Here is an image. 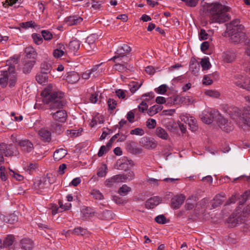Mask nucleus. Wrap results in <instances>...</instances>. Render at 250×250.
<instances>
[{
	"mask_svg": "<svg viewBox=\"0 0 250 250\" xmlns=\"http://www.w3.org/2000/svg\"><path fill=\"white\" fill-rule=\"evenodd\" d=\"M42 35L45 40H50L52 38L51 33L47 30H42Z\"/></svg>",
	"mask_w": 250,
	"mask_h": 250,
	"instance_id": "nucleus-56",
	"label": "nucleus"
},
{
	"mask_svg": "<svg viewBox=\"0 0 250 250\" xmlns=\"http://www.w3.org/2000/svg\"><path fill=\"white\" fill-rule=\"evenodd\" d=\"M51 115L55 121L61 123L65 122L67 117V113L64 110H59L55 113H52Z\"/></svg>",
	"mask_w": 250,
	"mask_h": 250,
	"instance_id": "nucleus-13",
	"label": "nucleus"
},
{
	"mask_svg": "<svg viewBox=\"0 0 250 250\" xmlns=\"http://www.w3.org/2000/svg\"><path fill=\"white\" fill-rule=\"evenodd\" d=\"M41 139L44 142H50L51 140V133L47 129L42 128L39 131Z\"/></svg>",
	"mask_w": 250,
	"mask_h": 250,
	"instance_id": "nucleus-19",
	"label": "nucleus"
},
{
	"mask_svg": "<svg viewBox=\"0 0 250 250\" xmlns=\"http://www.w3.org/2000/svg\"><path fill=\"white\" fill-rule=\"evenodd\" d=\"M48 77L45 73L41 72L38 73L36 76V80L40 84H43L47 81Z\"/></svg>",
	"mask_w": 250,
	"mask_h": 250,
	"instance_id": "nucleus-36",
	"label": "nucleus"
},
{
	"mask_svg": "<svg viewBox=\"0 0 250 250\" xmlns=\"http://www.w3.org/2000/svg\"><path fill=\"white\" fill-rule=\"evenodd\" d=\"M80 79L79 74L76 72H70L66 76L67 82L70 83H77Z\"/></svg>",
	"mask_w": 250,
	"mask_h": 250,
	"instance_id": "nucleus-25",
	"label": "nucleus"
},
{
	"mask_svg": "<svg viewBox=\"0 0 250 250\" xmlns=\"http://www.w3.org/2000/svg\"><path fill=\"white\" fill-rule=\"evenodd\" d=\"M107 103L109 109L113 110L116 108L117 102L113 99L109 98L107 100Z\"/></svg>",
	"mask_w": 250,
	"mask_h": 250,
	"instance_id": "nucleus-55",
	"label": "nucleus"
},
{
	"mask_svg": "<svg viewBox=\"0 0 250 250\" xmlns=\"http://www.w3.org/2000/svg\"><path fill=\"white\" fill-rule=\"evenodd\" d=\"M155 221L159 223L164 224L166 223V218L164 215H160L155 218Z\"/></svg>",
	"mask_w": 250,
	"mask_h": 250,
	"instance_id": "nucleus-61",
	"label": "nucleus"
},
{
	"mask_svg": "<svg viewBox=\"0 0 250 250\" xmlns=\"http://www.w3.org/2000/svg\"><path fill=\"white\" fill-rule=\"evenodd\" d=\"M131 188L128 187L127 185H123L118 190V193L121 196L126 195L130 191Z\"/></svg>",
	"mask_w": 250,
	"mask_h": 250,
	"instance_id": "nucleus-40",
	"label": "nucleus"
},
{
	"mask_svg": "<svg viewBox=\"0 0 250 250\" xmlns=\"http://www.w3.org/2000/svg\"><path fill=\"white\" fill-rule=\"evenodd\" d=\"M131 50V47L129 46L124 44L122 46L118 47L116 52V55L111 60L114 62H117L118 61H122L123 60L128 61L129 58L126 54L129 53Z\"/></svg>",
	"mask_w": 250,
	"mask_h": 250,
	"instance_id": "nucleus-5",
	"label": "nucleus"
},
{
	"mask_svg": "<svg viewBox=\"0 0 250 250\" xmlns=\"http://www.w3.org/2000/svg\"><path fill=\"white\" fill-rule=\"evenodd\" d=\"M50 186L49 182L45 179L43 178L40 180H38L35 184V186L37 188L39 189H44L48 188Z\"/></svg>",
	"mask_w": 250,
	"mask_h": 250,
	"instance_id": "nucleus-28",
	"label": "nucleus"
},
{
	"mask_svg": "<svg viewBox=\"0 0 250 250\" xmlns=\"http://www.w3.org/2000/svg\"><path fill=\"white\" fill-rule=\"evenodd\" d=\"M230 28L231 29L230 30H233V32L238 30H244V27L241 24H240V21L238 19H236L232 21L229 25Z\"/></svg>",
	"mask_w": 250,
	"mask_h": 250,
	"instance_id": "nucleus-29",
	"label": "nucleus"
},
{
	"mask_svg": "<svg viewBox=\"0 0 250 250\" xmlns=\"http://www.w3.org/2000/svg\"><path fill=\"white\" fill-rule=\"evenodd\" d=\"M82 218L83 220H87L94 214L91 208L83 207L81 209Z\"/></svg>",
	"mask_w": 250,
	"mask_h": 250,
	"instance_id": "nucleus-26",
	"label": "nucleus"
},
{
	"mask_svg": "<svg viewBox=\"0 0 250 250\" xmlns=\"http://www.w3.org/2000/svg\"><path fill=\"white\" fill-rule=\"evenodd\" d=\"M91 194L96 200H102L104 198V195L98 189H93L91 190Z\"/></svg>",
	"mask_w": 250,
	"mask_h": 250,
	"instance_id": "nucleus-41",
	"label": "nucleus"
},
{
	"mask_svg": "<svg viewBox=\"0 0 250 250\" xmlns=\"http://www.w3.org/2000/svg\"><path fill=\"white\" fill-rule=\"evenodd\" d=\"M138 108L139 110L142 112H144L147 109L148 105L146 101H142L141 104L138 105Z\"/></svg>",
	"mask_w": 250,
	"mask_h": 250,
	"instance_id": "nucleus-58",
	"label": "nucleus"
},
{
	"mask_svg": "<svg viewBox=\"0 0 250 250\" xmlns=\"http://www.w3.org/2000/svg\"><path fill=\"white\" fill-rule=\"evenodd\" d=\"M223 203V200L220 196H216L213 199L212 206L213 208H215L221 205Z\"/></svg>",
	"mask_w": 250,
	"mask_h": 250,
	"instance_id": "nucleus-50",
	"label": "nucleus"
},
{
	"mask_svg": "<svg viewBox=\"0 0 250 250\" xmlns=\"http://www.w3.org/2000/svg\"><path fill=\"white\" fill-rule=\"evenodd\" d=\"M41 69L42 72L45 73L47 74L48 72H50L51 69V65L49 63L44 62L41 64Z\"/></svg>",
	"mask_w": 250,
	"mask_h": 250,
	"instance_id": "nucleus-49",
	"label": "nucleus"
},
{
	"mask_svg": "<svg viewBox=\"0 0 250 250\" xmlns=\"http://www.w3.org/2000/svg\"><path fill=\"white\" fill-rule=\"evenodd\" d=\"M130 133L131 135L143 136L145 134V131L142 128L138 127L131 130Z\"/></svg>",
	"mask_w": 250,
	"mask_h": 250,
	"instance_id": "nucleus-51",
	"label": "nucleus"
},
{
	"mask_svg": "<svg viewBox=\"0 0 250 250\" xmlns=\"http://www.w3.org/2000/svg\"><path fill=\"white\" fill-rule=\"evenodd\" d=\"M167 86L166 84H162L158 87L155 91L160 94H164L167 91Z\"/></svg>",
	"mask_w": 250,
	"mask_h": 250,
	"instance_id": "nucleus-62",
	"label": "nucleus"
},
{
	"mask_svg": "<svg viewBox=\"0 0 250 250\" xmlns=\"http://www.w3.org/2000/svg\"><path fill=\"white\" fill-rule=\"evenodd\" d=\"M163 109V106L161 105H154L151 106L148 110L147 114L150 116H152L161 111Z\"/></svg>",
	"mask_w": 250,
	"mask_h": 250,
	"instance_id": "nucleus-34",
	"label": "nucleus"
},
{
	"mask_svg": "<svg viewBox=\"0 0 250 250\" xmlns=\"http://www.w3.org/2000/svg\"><path fill=\"white\" fill-rule=\"evenodd\" d=\"M121 175L122 182L130 181L134 179L135 174L134 171L128 170L125 173Z\"/></svg>",
	"mask_w": 250,
	"mask_h": 250,
	"instance_id": "nucleus-33",
	"label": "nucleus"
},
{
	"mask_svg": "<svg viewBox=\"0 0 250 250\" xmlns=\"http://www.w3.org/2000/svg\"><path fill=\"white\" fill-rule=\"evenodd\" d=\"M142 85L141 83H139L138 82H133L131 83L130 84V90L132 93H135L138 89H139V88L141 87Z\"/></svg>",
	"mask_w": 250,
	"mask_h": 250,
	"instance_id": "nucleus-47",
	"label": "nucleus"
},
{
	"mask_svg": "<svg viewBox=\"0 0 250 250\" xmlns=\"http://www.w3.org/2000/svg\"><path fill=\"white\" fill-rule=\"evenodd\" d=\"M34 63L35 62L33 61H28L26 62L23 67V73L25 74L29 73L34 65Z\"/></svg>",
	"mask_w": 250,
	"mask_h": 250,
	"instance_id": "nucleus-39",
	"label": "nucleus"
},
{
	"mask_svg": "<svg viewBox=\"0 0 250 250\" xmlns=\"http://www.w3.org/2000/svg\"><path fill=\"white\" fill-rule=\"evenodd\" d=\"M243 31L238 30L233 32V30H230L229 34L230 36V40L231 42L237 43L244 41L246 36Z\"/></svg>",
	"mask_w": 250,
	"mask_h": 250,
	"instance_id": "nucleus-8",
	"label": "nucleus"
},
{
	"mask_svg": "<svg viewBox=\"0 0 250 250\" xmlns=\"http://www.w3.org/2000/svg\"><path fill=\"white\" fill-rule=\"evenodd\" d=\"M175 101V98L171 97L167 98V100H166V99L165 97L161 96H158L156 99V102L158 104H163L166 103L168 104L170 102L171 103L173 102V103L174 104Z\"/></svg>",
	"mask_w": 250,
	"mask_h": 250,
	"instance_id": "nucleus-38",
	"label": "nucleus"
},
{
	"mask_svg": "<svg viewBox=\"0 0 250 250\" xmlns=\"http://www.w3.org/2000/svg\"><path fill=\"white\" fill-rule=\"evenodd\" d=\"M157 125L156 121L154 119L149 118L146 122V125L149 129L154 128Z\"/></svg>",
	"mask_w": 250,
	"mask_h": 250,
	"instance_id": "nucleus-48",
	"label": "nucleus"
},
{
	"mask_svg": "<svg viewBox=\"0 0 250 250\" xmlns=\"http://www.w3.org/2000/svg\"><path fill=\"white\" fill-rule=\"evenodd\" d=\"M245 99L246 101L250 103V96H245ZM243 111L241 114L238 107H233L229 111V114L231 118L242 128L245 126L250 127V106L244 107Z\"/></svg>",
	"mask_w": 250,
	"mask_h": 250,
	"instance_id": "nucleus-2",
	"label": "nucleus"
},
{
	"mask_svg": "<svg viewBox=\"0 0 250 250\" xmlns=\"http://www.w3.org/2000/svg\"><path fill=\"white\" fill-rule=\"evenodd\" d=\"M32 38L34 42L37 44H40L42 42V37L37 34H33L32 35Z\"/></svg>",
	"mask_w": 250,
	"mask_h": 250,
	"instance_id": "nucleus-60",
	"label": "nucleus"
},
{
	"mask_svg": "<svg viewBox=\"0 0 250 250\" xmlns=\"http://www.w3.org/2000/svg\"><path fill=\"white\" fill-rule=\"evenodd\" d=\"M79 130H67L66 134L68 136H70L71 137H76L78 136L80 134Z\"/></svg>",
	"mask_w": 250,
	"mask_h": 250,
	"instance_id": "nucleus-54",
	"label": "nucleus"
},
{
	"mask_svg": "<svg viewBox=\"0 0 250 250\" xmlns=\"http://www.w3.org/2000/svg\"><path fill=\"white\" fill-rule=\"evenodd\" d=\"M190 70L194 75H197L200 70V64L195 58H191L189 64Z\"/></svg>",
	"mask_w": 250,
	"mask_h": 250,
	"instance_id": "nucleus-23",
	"label": "nucleus"
},
{
	"mask_svg": "<svg viewBox=\"0 0 250 250\" xmlns=\"http://www.w3.org/2000/svg\"><path fill=\"white\" fill-rule=\"evenodd\" d=\"M80 45V41L74 40L69 42L68 48L71 52L75 53L79 49Z\"/></svg>",
	"mask_w": 250,
	"mask_h": 250,
	"instance_id": "nucleus-31",
	"label": "nucleus"
},
{
	"mask_svg": "<svg viewBox=\"0 0 250 250\" xmlns=\"http://www.w3.org/2000/svg\"><path fill=\"white\" fill-rule=\"evenodd\" d=\"M18 220V216L15 214H10L7 219V221L9 224H14Z\"/></svg>",
	"mask_w": 250,
	"mask_h": 250,
	"instance_id": "nucleus-53",
	"label": "nucleus"
},
{
	"mask_svg": "<svg viewBox=\"0 0 250 250\" xmlns=\"http://www.w3.org/2000/svg\"><path fill=\"white\" fill-rule=\"evenodd\" d=\"M42 101L45 104H49L51 110L62 108L66 104L63 92L56 90V87L52 84L48 85L42 92Z\"/></svg>",
	"mask_w": 250,
	"mask_h": 250,
	"instance_id": "nucleus-1",
	"label": "nucleus"
},
{
	"mask_svg": "<svg viewBox=\"0 0 250 250\" xmlns=\"http://www.w3.org/2000/svg\"><path fill=\"white\" fill-rule=\"evenodd\" d=\"M83 18L78 15L70 16L66 17L64 20V22L68 26L77 25L83 21Z\"/></svg>",
	"mask_w": 250,
	"mask_h": 250,
	"instance_id": "nucleus-14",
	"label": "nucleus"
},
{
	"mask_svg": "<svg viewBox=\"0 0 250 250\" xmlns=\"http://www.w3.org/2000/svg\"><path fill=\"white\" fill-rule=\"evenodd\" d=\"M9 174L10 176L16 179L18 181H21L23 180V177L20 174L17 173L15 171H13L11 169H10Z\"/></svg>",
	"mask_w": 250,
	"mask_h": 250,
	"instance_id": "nucleus-59",
	"label": "nucleus"
},
{
	"mask_svg": "<svg viewBox=\"0 0 250 250\" xmlns=\"http://www.w3.org/2000/svg\"><path fill=\"white\" fill-rule=\"evenodd\" d=\"M235 58V55L233 53L227 51L225 52L223 55V58L224 61L227 62H232Z\"/></svg>",
	"mask_w": 250,
	"mask_h": 250,
	"instance_id": "nucleus-37",
	"label": "nucleus"
},
{
	"mask_svg": "<svg viewBox=\"0 0 250 250\" xmlns=\"http://www.w3.org/2000/svg\"><path fill=\"white\" fill-rule=\"evenodd\" d=\"M67 154V151L63 148L57 149L54 153V159L55 161H59Z\"/></svg>",
	"mask_w": 250,
	"mask_h": 250,
	"instance_id": "nucleus-32",
	"label": "nucleus"
},
{
	"mask_svg": "<svg viewBox=\"0 0 250 250\" xmlns=\"http://www.w3.org/2000/svg\"><path fill=\"white\" fill-rule=\"evenodd\" d=\"M140 143L143 147L147 149H154L157 145V142L153 138L148 137L142 138Z\"/></svg>",
	"mask_w": 250,
	"mask_h": 250,
	"instance_id": "nucleus-12",
	"label": "nucleus"
},
{
	"mask_svg": "<svg viewBox=\"0 0 250 250\" xmlns=\"http://www.w3.org/2000/svg\"><path fill=\"white\" fill-rule=\"evenodd\" d=\"M101 64L96 65L94 66H93L91 69H89L90 72L91 74V77L93 78H95L100 75L102 74V73L104 71V69L103 68H100L101 66Z\"/></svg>",
	"mask_w": 250,
	"mask_h": 250,
	"instance_id": "nucleus-27",
	"label": "nucleus"
},
{
	"mask_svg": "<svg viewBox=\"0 0 250 250\" xmlns=\"http://www.w3.org/2000/svg\"><path fill=\"white\" fill-rule=\"evenodd\" d=\"M229 10L228 6L217 3L213 4L209 10L212 22L223 23L229 21L230 16L227 12Z\"/></svg>",
	"mask_w": 250,
	"mask_h": 250,
	"instance_id": "nucleus-3",
	"label": "nucleus"
},
{
	"mask_svg": "<svg viewBox=\"0 0 250 250\" xmlns=\"http://www.w3.org/2000/svg\"><path fill=\"white\" fill-rule=\"evenodd\" d=\"M154 134L156 137L163 140H169L170 136L167 130L161 126H158L156 128Z\"/></svg>",
	"mask_w": 250,
	"mask_h": 250,
	"instance_id": "nucleus-15",
	"label": "nucleus"
},
{
	"mask_svg": "<svg viewBox=\"0 0 250 250\" xmlns=\"http://www.w3.org/2000/svg\"><path fill=\"white\" fill-rule=\"evenodd\" d=\"M50 125L51 129L56 133L60 134L62 132L63 128L62 125L61 124L52 122L51 123Z\"/></svg>",
	"mask_w": 250,
	"mask_h": 250,
	"instance_id": "nucleus-35",
	"label": "nucleus"
},
{
	"mask_svg": "<svg viewBox=\"0 0 250 250\" xmlns=\"http://www.w3.org/2000/svg\"><path fill=\"white\" fill-rule=\"evenodd\" d=\"M165 127L170 131H173L176 128V124L173 121L167 122L165 125Z\"/></svg>",
	"mask_w": 250,
	"mask_h": 250,
	"instance_id": "nucleus-57",
	"label": "nucleus"
},
{
	"mask_svg": "<svg viewBox=\"0 0 250 250\" xmlns=\"http://www.w3.org/2000/svg\"><path fill=\"white\" fill-rule=\"evenodd\" d=\"M34 22L32 21H27L25 22H22L21 24V26L22 28L27 29L29 27H34Z\"/></svg>",
	"mask_w": 250,
	"mask_h": 250,
	"instance_id": "nucleus-63",
	"label": "nucleus"
},
{
	"mask_svg": "<svg viewBox=\"0 0 250 250\" xmlns=\"http://www.w3.org/2000/svg\"><path fill=\"white\" fill-rule=\"evenodd\" d=\"M95 38V35H90L86 38V42L87 44L86 47L87 50H89V49L94 50L96 48L95 44H94Z\"/></svg>",
	"mask_w": 250,
	"mask_h": 250,
	"instance_id": "nucleus-30",
	"label": "nucleus"
},
{
	"mask_svg": "<svg viewBox=\"0 0 250 250\" xmlns=\"http://www.w3.org/2000/svg\"><path fill=\"white\" fill-rule=\"evenodd\" d=\"M219 126L223 131L229 132L233 129V125L230 122L222 116L218 118Z\"/></svg>",
	"mask_w": 250,
	"mask_h": 250,
	"instance_id": "nucleus-10",
	"label": "nucleus"
},
{
	"mask_svg": "<svg viewBox=\"0 0 250 250\" xmlns=\"http://www.w3.org/2000/svg\"><path fill=\"white\" fill-rule=\"evenodd\" d=\"M187 124H188L190 129L192 131H195L196 130L197 128L196 121L195 120L194 117H190V120L188 122Z\"/></svg>",
	"mask_w": 250,
	"mask_h": 250,
	"instance_id": "nucleus-43",
	"label": "nucleus"
},
{
	"mask_svg": "<svg viewBox=\"0 0 250 250\" xmlns=\"http://www.w3.org/2000/svg\"><path fill=\"white\" fill-rule=\"evenodd\" d=\"M66 52V49L63 44L60 43L57 46V48L53 51V55L55 58H59L64 55Z\"/></svg>",
	"mask_w": 250,
	"mask_h": 250,
	"instance_id": "nucleus-18",
	"label": "nucleus"
},
{
	"mask_svg": "<svg viewBox=\"0 0 250 250\" xmlns=\"http://www.w3.org/2000/svg\"><path fill=\"white\" fill-rule=\"evenodd\" d=\"M206 111H204L202 114L200 115V118L202 121L206 124H210L213 121L214 118L219 115V112L217 110L211 109L208 111V114L209 118H206V116H208V114H206Z\"/></svg>",
	"mask_w": 250,
	"mask_h": 250,
	"instance_id": "nucleus-9",
	"label": "nucleus"
},
{
	"mask_svg": "<svg viewBox=\"0 0 250 250\" xmlns=\"http://www.w3.org/2000/svg\"><path fill=\"white\" fill-rule=\"evenodd\" d=\"M16 142L23 152L30 153L34 149L33 143L28 139L20 140Z\"/></svg>",
	"mask_w": 250,
	"mask_h": 250,
	"instance_id": "nucleus-7",
	"label": "nucleus"
},
{
	"mask_svg": "<svg viewBox=\"0 0 250 250\" xmlns=\"http://www.w3.org/2000/svg\"><path fill=\"white\" fill-rule=\"evenodd\" d=\"M15 69V67L11 65L8 67V71H5L1 73V77L0 78V84L1 86L5 87L8 81L10 87L15 85L17 76Z\"/></svg>",
	"mask_w": 250,
	"mask_h": 250,
	"instance_id": "nucleus-4",
	"label": "nucleus"
},
{
	"mask_svg": "<svg viewBox=\"0 0 250 250\" xmlns=\"http://www.w3.org/2000/svg\"><path fill=\"white\" fill-rule=\"evenodd\" d=\"M14 241V237L12 235H8L3 241V245L5 247L11 246Z\"/></svg>",
	"mask_w": 250,
	"mask_h": 250,
	"instance_id": "nucleus-42",
	"label": "nucleus"
},
{
	"mask_svg": "<svg viewBox=\"0 0 250 250\" xmlns=\"http://www.w3.org/2000/svg\"><path fill=\"white\" fill-rule=\"evenodd\" d=\"M160 198L157 196H154L146 201V207L147 208H153L160 203Z\"/></svg>",
	"mask_w": 250,
	"mask_h": 250,
	"instance_id": "nucleus-24",
	"label": "nucleus"
},
{
	"mask_svg": "<svg viewBox=\"0 0 250 250\" xmlns=\"http://www.w3.org/2000/svg\"><path fill=\"white\" fill-rule=\"evenodd\" d=\"M185 199L186 197L183 194L176 196L175 198L172 199L171 203V207L174 209L179 208L183 204Z\"/></svg>",
	"mask_w": 250,
	"mask_h": 250,
	"instance_id": "nucleus-17",
	"label": "nucleus"
},
{
	"mask_svg": "<svg viewBox=\"0 0 250 250\" xmlns=\"http://www.w3.org/2000/svg\"><path fill=\"white\" fill-rule=\"evenodd\" d=\"M113 214L111 211L105 210L103 212L102 216L103 219L105 220H111L113 218Z\"/></svg>",
	"mask_w": 250,
	"mask_h": 250,
	"instance_id": "nucleus-46",
	"label": "nucleus"
},
{
	"mask_svg": "<svg viewBox=\"0 0 250 250\" xmlns=\"http://www.w3.org/2000/svg\"><path fill=\"white\" fill-rule=\"evenodd\" d=\"M127 62L125 60H123L122 61H118L117 62H115L116 64L114 65L113 68L121 72L131 70L133 68V65L128 64Z\"/></svg>",
	"mask_w": 250,
	"mask_h": 250,
	"instance_id": "nucleus-11",
	"label": "nucleus"
},
{
	"mask_svg": "<svg viewBox=\"0 0 250 250\" xmlns=\"http://www.w3.org/2000/svg\"><path fill=\"white\" fill-rule=\"evenodd\" d=\"M20 246L23 250H31L34 247V243L29 238H24L21 240Z\"/></svg>",
	"mask_w": 250,
	"mask_h": 250,
	"instance_id": "nucleus-22",
	"label": "nucleus"
},
{
	"mask_svg": "<svg viewBox=\"0 0 250 250\" xmlns=\"http://www.w3.org/2000/svg\"><path fill=\"white\" fill-rule=\"evenodd\" d=\"M0 151L2 155L4 154L6 157L12 156L14 153L12 146L4 143L0 144Z\"/></svg>",
	"mask_w": 250,
	"mask_h": 250,
	"instance_id": "nucleus-21",
	"label": "nucleus"
},
{
	"mask_svg": "<svg viewBox=\"0 0 250 250\" xmlns=\"http://www.w3.org/2000/svg\"><path fill=\"white\" fill-rule=\"evenodd\" d=\"M154 97V94L152 92L144 94L142 96V98L143 99V101H146V103L147 102H148L150 100L153 98Z\"/></svg>",
	"mask_w": 250,
	"mask_h": 250,
	"instance_id": "nucleus-52",
	"label": "nucleus"
},
{
	"mask_svg": "<svg viewBox=\"0 0 250 250\" xmlns=\"http://www.w3.org/2000/svg\"><path fill=\"white\" fill-rule=\"evenodd\" d=\"M205 94L210 97L215 98H219L220 95V93L215 90H207L205 92Z\"/></svg>",
	"mask_w": 250,
	"mask_h": 250,
	"instance_id": "nucleus-44",
	"label": "nucleus"
},
{
	"mask_svg": "<svg viewBox=\"0 0 250 250\" xmlns=\"http://www.w3.org/2000/svg\"><path fill=\"white\" fill-rule=\"evenodd\" d=\"M201 65L204 70L209 69L210 66V63L209 62L208 58H204L201 61Z\"/></svg>",
	"mask_w": 250,
	"mask_h": 250,
	"instance_id": "nucleus-45",
	"label": "nucleus"
},
{
	"mask_svg": "<svg viewBox=\"0 0 250 250\" xmlns=\"http://www.w3.org/2000/svg\"><path fill=\"white\" fill-rule=\"evenodd\" d=\"M108 151V148H106L105 146H101L98 153V156L102 157L105 153H106Z\"/></svg>",
	"mask_w": 250,
	"mask_h": 250,
	"instance_id": "nucleus-64",
	"label": "nucleus"
},
{
	"mask_svg": "<svg viewBox=\"0 0 250 250\" xmlns=\"http://www.w3.org/2000/svg\"><path fill=\"white\" fill-rule=\"evenodd\" d=\"M233 82L237 86L246 89L250 90V86H247V79L246 76L240 74L235 75L234 77Z\"/></svg>",
	"mask_w": 250,
	"mask_h": 250,
	"instance_id": "nucleus-6",
	"label": "nucleus"
},
{
	"mask_svg": "<svg viewBox=\"0 0 250 250\" xmlns=\"http://www.w3.org/2000/svg\"><path fill=\"white\" fill-rule=\"evenodd\" d=\"M70 234L87 236L89 234V232L86 229L79 227L75 228L72 230H68L66 231L65 235L67 236Z\"/></svg>",
	"mask_w": 250,
	"mask_h": 250,
	"instance_id": "nucleus-16",
	"label": "nucleus"
},
{
	"mask_svg": "<svg viewBox=\"0 0 250 250\" xmlns=\"http://www.w3.org/2000/svg\"><path fill=\"white\" fill-rule=\"evenodd\" d=\"M121 174L113 176L110 178L107 179L105 181V185L107 187H112L115 184L122 182Z\"/></svg>",
	"mask_w": 250,
	"mask_h": 250,
	"instance_id": "nucleus-20",
	"label": "nucleus"
}]
</instances>
